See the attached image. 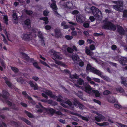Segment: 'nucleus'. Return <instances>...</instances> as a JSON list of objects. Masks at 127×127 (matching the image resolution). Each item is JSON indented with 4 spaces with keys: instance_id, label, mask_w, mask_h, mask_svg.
Listing matches in <instances>:
<instances>
[{
    "instance_id": "f257e3e1",
    "label": "nucleus",
    "mask_w": 127,
    "mask_h": 127,
    "mask_svg": "<svg viewBox=\"0 0 127 127\" xmlns=\"http://www.w3.org/2000/svg\"><path fill=\"white\" fill-rule=\"evenodd\" d=\"M102 27L105 29L114 31L116 30L117 28V32L120 35H123L125 34L126 31L122 27L118 25L115 26L110 22H106L103 25Z\"/></svg>"
},
{
    "instance_id": "f03ea898",
    "label": "nucleus",
    "mask_w": 127,
    "mask_h": 127,
    "mask_svg": "<svg viewBox=\"0 0 127 127\" xmlns=\"http://www.w3.org/2000/svg\"><path fill=\"white\" fill-rule=\"evenodd\" d=\"M84 85V87L83 88V90L86 92L90 94L94 93L95 96L97 97H98L100 96V94L99 91L97 90H93L89 84L85 83Z\"/></svg>"
},
{
    "instance_id": "7ed1b4c3",
    "label": "nucleus",
    "mask_w": 127,
    "mask_h": 127,
    "mask_svg": "<svg viewBox=\"0 0 127 127\" xmlns=\"http://www.w3.org/2000/svg\"><path fill=\"white\" fill-rule=\"evenodd\" d=\"M111 1L113 3L116 4V5H113V8L116 10L121 11L123 10V2L121 0L113 1Z\"/></svg>"
},
{
    "instance_id": "20e7f679",
    "label": "nucleus",
    "mask_w": 127,
    "mask_h": 127,
    "mask_svg": "<svg viewBox=\"0 0 127 127\" xmlns=\"http://www.w3.org/2000/svg\"><path fill=\"white\" fill-rule=\"evenodd\" d=\"M51 1L52 2V3L50 5V7L53 10L54 14L56 15H59L57 11L58 8L56 4V1L54 0H51Z\"/></svg>"
},
{
    "instance_id": "39448f33",
    "label": "nucleus",
    "mask_w": 127,
    "mask_h": 127,
    "mask_svg": "<svg viewBox=\"0 0 127 127\" xmlns=\"http://www.w3.org/2000/svg\"><path fill=\"white\" fill-rule=\"evenodd\" d=\"M91 11L94 15H95L101 13L100 10L98 8L94 6L91 7Z\"/></svg>"
},
{
    "instance_id": "423d86ee",
    "label": "nucleus",
    "mask_w": 127,
    "mask_h": 127,
    "mask_svg": "<svg viewBox=\"0 0 127 127\" xmlns=\"http://www.w3.org/2000/svg\"><path fill=\"white\" fill-rule=\"evenodd\" d=\"M37 36L39 38L40 41L41 45L44 46L45 45L44 40L41 31H38L37 34Z\"/></svg>"
},
{
    "instance_id": "0eeeda50",
    "label": "nucleus",
    "mask_w": 127,
    "mask_h": 127,
    "mask_svg": "<svg viewBox=\"0 0 127 127\" xmlns=\"http://www.w3.org/2000/svg\"><path fill=\"white\" fill-rule=\"evenodd\" d=\"M86 69L87 70H90L91 71L96 74L97 70H98L94 67H92L90 64H87L86 67Z\"/></svg>"
},
{
    "instance_id": "6e6552de",
    "label": "nucleus",
    "mask_w": 127,
    "mask_h": 127,
    "mask_svg": "<svg viewBox=\"0 0 127 127\" xmlns=\"http://www.w3.org/2000/svg\"><path fill=\"white\" fill-rule=\"evenodd\" d=\"M21 37L23 39L25 40H27L31 39V34L23 33L21 35Z\"/></svg>"
},
{
    "instance_id": "1a4fd4ad",
    "label": "nucleus",
    "mask_w": 127,
    "mask_h": 127,
    "mask_svg": "<svg viewBox=\"0 0 127 127\" xmlns=\"http://www.w3.org/2000/svg\"><path fill=\"white\" fill-rule=\"evenodd\" d=\"M77 21L79 23H82L84 21V18L81 15H77L76 17Z\"/></svg>"
},
{
    "instance_id": "9d476101",
    "label": "nucleus",
    "mask_w": 127,
    "mask_h": 127,
    "mask_svg": "<svg viewBox=\"0 0 127 127\" xmlns=\"http://www.w3.org/2000/svg\"><path fill=\"white\" fill-rule=\"evenodd\" d=\"M119 63L123 65H126L125 63H127V58L126 57H122L119 59Z\"/></svg>"
},
{
    "instance_id": "9b49d317",
    "label": "nucleus",
    "mask_w": 127,
    "mask_h": 127,
    "mask_svg": "<svg viewBox=\"0 0 127 127\" xmlns=\"http://www.w3.org/2000/svg\"><path fill=\"white\" fill-rule=\"evenodd\" d=\"M96 72V74L100 76L101 78H103L105 80L108 81H110V79L108 77L106 76H104L102 74V73L99 70H97Z\"/></svg>"
},
{
    "instance_id": "f8f14e48",
    "label": "nucleus",
    "mask_w": 127,
    "mask_h": 127,
    "mask_svg": "<svg viewBox=\"0 0 127 127\" xmlns=\"http://www.w3.org/2000/svg\"><path fill=\"white\" fill-rule=\"evenodd\" d=\"M44 92L46 94L49 96L51 98L54 99H56L57 98V96H56L55 95H53L52 94V92L50 91L47 90H46Z\"/></svg>"
},
{
    "instance_id": "ddd939ff",
    "label": "nucleus",
    "mask_w": 127,
    "mask_h": 127,
    "mask_svg": "<svg viewBox=\"0 0 127 127\" xmlns=\"http://www.w3.org/2000/svg\"><path fill=\"white\" fill-rule=\"evenodd\" d=\"M70 113L71 114L78 116L81 118L83 120H85L87 121H89L88 119L87 118L84 116H82L80 114H77L76 113H74L72 112H70Z\"/></svg>"
},
{
    "instance_id": "4468645a",
    "label": "nucleus",
    "mask_w": 127,
    "mask_h": 127,
    "mask_svg": "<svg viewBox=\"0 0 127 127\" xmlns=\"http://www.w3.org/2000/svg\"><path fill=\"white\" fill-rule=\"evenodd\" d=\"M59 53L54 51L53 53V57L52 58L54 60L56 59H62V58L59 56Z\"/></svg>"
},
{
    "instance_id": "2eb2a0df",
    "label": "nucleus",
    "mask_w": 127,
    "mask_h": 127,
    "mask_svg": "<svg viewBox=\"0 0 127 127\" xmlns=\"http://www.w3.org/2000/svg\"><path fill=\"white\" fill-rule=\"evenodd\" d=\"M34 84L32 81H30L29 82V84L33 88V89L35 90H37L38 89V86L37 84L34 82Z\"/></svg>"
},
{
    "instance_id": "dca6fc26",
    "label": "nucleus",
    "mask_w": 127,
    "mask_h": 127,
    "mask_svg": "<svg viewBox=\"0 0 127 127\" xmlns=\"http://www.w3.org/2000/svg\"><path fill=\"white\" fill-rule=\"evenodd\" d=\"M9 95V93L6 91L3 90L2 91V94H0V96H1L4 98L6 99L7 97Z\"/></svg>"
},
{
    "instance_id": "f3484780",
    "label": "nucleus",
    "mask_w": 127,
    "mask_h": 127,
    "mask_svg": "<svg viewBox=\"0 0 127 127\" xmlns=\"http://www.w3.org/2000/svg\"><path fill=\"white\" fill-rule=\"evenodd\" d=\"M55 36L56 37L58 38L61 37V33L59 30L57 29H55Z\"/></svg>"
},
{
    "instance_id": "a211bd4d",
    "label": "nucleus",
    "mask_w": 127,
    "mask_h": 127,
    "mask_svg": "<svg viewBox=\"0 0 127 127\" xmlns=\"http://www.w3.org/2000/svg\"><path fill=\"white\" fill-rule=\"evenodd\" d=\"M45 109L47 113L52 115L55 112V110L52 108H45Z\"/></svg>"
},
{
    "instance_id": "6ab92c4d",
    "label": "nucleus",
    "mask_w": 127,
    "mask_h": 127,
    "mask_svg": "<svg viewBox=\"0 0 127 127\" xmlns=\"http://www.w3.org/2000/svg\"><path fill=\"white\" fill-rule=\"evenodd\" d=\"M12 16L14 23L15 24L17 23H18V20L16 13H13V14H12Z\"/></svg>"
},
{
    "instance_id": "aec40b11",
    "label": "nucleus",
    "mask_w": 127,
    "mask_h": 127,
    "mask_svg": "<svg viewBox=\"0 0 127 127\" xmlns=\"http://www.w3.org/2000/svg\"><path fill=\"white\" fill-rule=\"evenodd\" d=\"M121 79L122 81L121 82V83L124 84L125 86L127 87V80L126 78L123 77H121Z\"/></svg>"
},
{
    "instance_id": "412c9836",
    "label": "nucleus",
    "mask_w": 127,
    "mask_h": 127,
    "mask_svg": "<svg viewBox=\"0 0 127 127\" xmlns=\"http://www.w3.org/2000/svg\"><path fill=\"white\" fill-rule=\"evenodd\" d=\"M95 16V19L96 20L98 21H100L102 17V15L101 13L100 14H98L96 15H94Z\"/></svg>"
},
{
    "instance_id": "4be33fe9",
    "label": "nucleus",
    "mask_w": 127,
    "mask_h": 127,
    "mask_svg": "<svg viewBox=\"0 0 127 127\" xmlns=\"http://www.w3.org/2000/svg\"><path fill=\"white\" fill-rule=\"evenodd\" d=\"M73 105L77 108L78 107V105L80 103L79 101L76 98H74L73 99V101L72 102Z\"/></svg>"
},
{
    "instance_id": "5701e85b",
    "label": "nucleus",
    "mask_w": 127,
    "mask_h": 127,
    "mask_svg": "<svg viewBox=\"0 0 127 127\" xmlns=\"http://www.w3.org/2000/svg\"><path fill=\"white\" fill-rule=\"evenodd\" d=\"M20 54L22 56V57L26 61H29L30 58L27 54L23 52L21 53Z\"/></svg>"
},
{
    "instance_id": "b1692460",
    "label": "nucleus",
    "mask_w": 127,
    "mask_h": 127,
    "mask_svg": "<svg viewBox=\"0 0 127 127\" xmlns=\"http://www.w3.org/2000/svg\"><path fill=\"white\" fill-rule=\"evenodd\" d=\"M66 103L69 106L70 109L73 110L74 109V107L71 102L69 100L67 101H66Z\"/></svg>"
},
{
    "instance_id": "393cba45",
    "label": "nucleus",
    "mask_w": 127,
    "mask_h": 127,
    "mask_svg": "<svg viewBox=\"0 0 127 127\" xmlns=\"http://www.w3.org/2000/svg\"><path fill=\"white\" fill-rule=\"evenodd\" d=\"M72 59L75 62H78L79 60V58L77 55H73L72 56Z\"/></svg>"
},
{
    "instance_id": "a878e982",
    "label": "nucleus",
    "mask_w": 127,
    "mask_h": 127,
    "mask_svg": "<svg viewBox=\"0 0 127 127\" xmlns=\"http://www.w3.org/2000/svg\"><path fill=\"white\" fill-rule=\"evenodd\" d=\"M86 50L85 52L87 55L89 56H92L93 54V52H91L90 50L88 49V47L86 46L85 47Z\"/></svg>"
},
{
    "instance_id": "bb28decb",
    "label": "nucleus",
    "mask_w": 127,
    "mask_h": 127,
    "mask_svg": "<svg viewBox=\"0 0 127 127\" xmlns=\"http://www.w3.org/2000/svg\"><path fill=\"white\" fill-rule=\"evenodd\" d=\"M30 22L29 19H28L26 20L25 21V24L23 26L26 27L30 26Z\"/></svg>"
},
{
    "instance_id": "cd10ccee",
    "label": "nucleus",
    "mask_w": 127,
    "mask_h": 127,
    "mask_svg": "<svg viewBox=\"0 0 127 127\" xmlns=\"http://www.w3.org/2000/svg\"><path fill=\"white\" fill-rule=\"evenodd\" d=\"M40 19L41 20H43L45 21L44 23L46 24H48V19L47 17L41 18H40Z\"/></svg>"
},
{
    "instance_id": "c85d7f7f",
    "label": "nucleus",
    "mask_w": 127,
    "mask_h": 127,
    "mask_svg": "<svg viewBox=\"0 0 127 127\" xmlns=\"http://www.w3.org/2000/svg\"><path fill=\"white\" fill-rule=\"evenodd\" d=\"M21 120H23L28 125H30L31 124V123L28 120L24 118H21Z\"/></svg>"
},
{
    "instance_id": "c756f323",
    "label": "nucleus",
    "mask_w": 127,
    "mask_h": 127,
    "mask_svg": "<svg viewBox=\"0 0 127 127\" xmlns=\"http://www.w3.org/2000/svg\"><path fill=\"white\" fill-rule=\"evenodd\" d=\"M76 95L80 98H81L82 97L83 94L81 92L78 91L77 93H76Z\"/></svg>"
},
{
    "instance_id": "7c9ffc66",
    "label": "nucleus",
    "mask_w": 127,
    "mask_h": 127,
    "mask_svg": "<svg viewBox=\"0 0 127 127\" xmlns=\"http://www.w3.org/2000/svg\"><path fill=\"white\" fill-rule=\"evenodd\" d=\"M25 112L29 118H32L34 117L30 113L26 110L25 111Z\"/></svg>"
},
{
    "instance_id": "2f4dec72",
    "label": "nucleus",
    "mask_w": 127,
    "mask_h": 127,
    "mask_svg": "<svg viewBox=\"0 0 127 127\" xmlns=\"http://www.w3.org/2000/svg\"><path fill=\"white\" fill-rule=\"evenodd\" d=\"M70 77L72 79L74 78L77 79L78 78V76L76 74L74 75L70 74Z\"/></svg>"
},
{
    "instance_id": "473e14b6",
    "label": "nucleus",
    "mask_w": 127,
    "mask_h": 127,
    "mask_svg": "<svg viewBox=\"0 0 127 127\" xmlns=\"http://www.w3.org/2000/svg\"><path fill=\"white\" fill-rule=\"evenodd\" d=\"M11 106H12L11 108L13 109L14 110H19L18 108L16 107V105L14 103H12Z\"/></svg>"
},
{
    "instance_id": "72a5a7b5",
    "label": "nucleus",
    "mask_w": 127,
    "mask_h": 127,
    "mask_svg": "<svg viewBox=\"0 0 127 127\" xmlns=\"http://www.w3.org/2000/svg\"><path fill=\"white\" fill-rule=\"evenodd\" d=\"M67 52L70 53H72L73 51H74V50L72 49L69 47L67 48Z\"/></svg>"
},
{
    "instance_id": "f704fd0d",
    "label": "nucleus",
    "mask_w": 127,
    "mask_h": 127,
    "mask_svg": "<svg viewBox=\"0 0 127 127\" xmlns=\"http://www.w3.org/2000/svg\"><path fill=\"white\" fill-rule=\"evenodd\" d=\"M25 12L27 14L30 15H31L33 13L32 11L28 10H26L25 11Z\"/></svg>"
},
{
    "instance_id": "c9c22d12",
    "label": "nucleus",
    "mask_w": 127,
    "mask_h": 127,
    "mask_svg": "<svg viewBox=\"0 0 127 127\" xmlns=\"http://www.w3.org/2000/svg\"><path fill=\"white\" fill-rule=\"evenodd\" d=\"M123 17L127 18V10H125L124 11L123 13Z\"/></svg>"
},
{
    "instance_id": "e433bc0d",
    "label": "nucleus",
    "mask_w": 127,
    "mask_h": 127,
    "mask_svg": "<svg viewBox=\"0 0 127 127\" xmlns=\"http://www.w3.org/2000/svg\"><path fill=\"white\" fill-rule=\"evenodd\" d=\"M3 110H7L9 111V109L7 107H3L2 109H0V113H1Z\"/></svg>"
},
{
    "instance_id": "4c0bfd02",
    "label": "nucleus",
    "mask_w": 127,
    "mask_h": 127,
    "mask_svg": "<svg viewBox=\"0 0 127 127\" xmlns=\"http://www.w3.org/2000/svg\"><path fill=\"white\" fill-rule=\"evenodd\" d=\"M12 70L15 73H17L19 71L18 69L17 68L15 67H11Z\"/></svg>"
},
{
    "instance_id": "58836bf2",
    "label": "nucleus",
    "mask_w": 127,
    "mask_h": 127,
    "mask_svg": "<svg viewBox=\"0 0 127 127\" xmlns=\"http://www.w3.org/2000/svg\"><path fill=\"white\" fill-rule=\"evenodd\" d=\"M6 83L8 85V86L10 88H12L13 85L12 84L10 83L9 81H8L6 82Z\"/></svg>"
},
{
    "instance_id": "ea45409f",
    "label": "nucleus",
    "mask_w": 127,
    "mask_h": 127,
    "mask_svg": "<svg viewBox=\"0 0 127 127\" xmlns=\"http://www.w3.org/2000/svg\"><path fill=\"white\" fill-rule=\"evenodd\" d=\"M33 65L34 67H35L36 68L38 69H40V67H39L36 62H34L33 63Z\"/></svg>"
},
{
    "instance_id": "a19ab883",
    "label": "nucleus",
    "mask_w": 127,
    "mask_h": 127,
    "mask_svg": "<svg viewBox=\"0 0 127 127\" xmlns=\"http://www.w3.org/2000/svg\"><path fill=\"white\" fill-rule=\"evenodd\" d=\"M85 10L87 13H89L91 12V8H86L85 9Z\"/></svg>"
},
{
    "instance_id": "79ce46f5",
    "label": "nucleus",
    "mask_w": 127,
    "mask_h": 127,
    "mask_svg": "<svg viewBox=\"0 0 127 127\" xmlns=\"http://www.w3.org/2000/svg\"><path fill=\"white\" fill-rule=\"evenodd\" d=\"M49 12L46 9L43 12V15L45 16H47L49 13Z\"/></svg>"
},
{
    "instance_id": "37998d69",
    "label": "nucleus",
    "mask_w": 127,
    "mask_h": 127,
    "mask_svg": "<svg viewBox=\"0 0 127 127\" xmlns=\"http://www.w3.org/2000/svg\"><path fill=\"white\" fill-rule=\"evenodd\" d=\"M78 107H79L80 108V109L82 110L83 108H84V106L83 105L81 104L80 103L78 105Z\"/></svg>"
},
{
    "instance_id": "c03bdc74",
    "label": "nucleus",
    "mask_w": 127,
    "mask_h": 127,
    "mask_svg": "<svg viewBox=\"0 0 127 127\" xmlns=\"http://www.w3.org/2000/svg\"><path fill=\"white\" fill-rule=\"evenodd\" d=\"M40 62L41 63L43 64V65H44L46 66H47L49 68H50L49 66L45 62L42 61L40 60Z\"/></svg>"
},
{
    "instance_id": "a18cd8bd",
    "label": "nucleus",
    "mask_w": 127,
    "mask_h": 127,
    "mask_svg": "<svg viewBox=\"0 0 127 127\" xmlns=\"http://www.w3.org/2000/svg\"><path fill=\"white\" fill-rule=\"evenodd\" d=\"M65 38L68 40H70L73 38V37L72 36L69 35H67L65 36Z\"/></svg>"
},
{
    "instance_id": "49530a36",
    "label": "nucleus",
    "mask_w": 127,
    "mask_h": 127,
    "mask_svg": "<svg viewBox=\"0 0 127 127\" xmlns=\"http://www.w3.org/2000/svg\"><path fill=\"white\" fill-rule=\"evenodd\" d=\"M117 124L119 126L121 127H127V126L123 124L119 123H117Z\"/></svg>"
},
{
    "instance_id": "de8ad7c7",
    "label": "nucleus",
    "mask_w": 127,
    "mask_h": 127,
    "mask_svg": "<svg viewBox=\"0 0 127 127\" xmlns=\"http://www.w3.org/2000/svg\"><path fill=\"white\" fill-rule=\"evenodd\" d=\"M54 60L55 61V63L58 64L60 65L61 64H62V62L61 61H58L55 59H54Z\"/></svg>"
},
{
    "instance_id": "09e8293b",
    "label": "nucleus",
    "mask_w": 127,
    "mask_h": 127,
    "mask_svg": "<svg viewBox=\"0 0 127 127\" xmlns=\"http://www.w3.org/2000/svg\"><path fill=\"white\" fill-rule=\"evenodd\" d=\"M83 26L86 28H88L89 27V24L88 23L85 22L83 24Z\"/></svg>"
},
{
    "instance_id": "8fccbe9b",
    "label": "nucleus",
    "mask_w": 127,
    "mask_h": 127,
    "mask_svg": "<svg viewBox=\"0 0 127 127\" xmlns=\"http://www.w3.org/2000/svg\"><path fill=\"white\" fill-rule=\"evenodd\" d=\"M110 92L108 90H106L104 91L103 93V94L104 95H107L110 94Z\"/></svg>"
},
{
    "instance_id": "3c124183",
    "label": "nucleus",
    "mask_w": 127,
    "mask_h": 127,
    "mask_svg": "<svg viewBox=\"0 0 127 127\" xmlns=\"http://www.w3.org/2000/svg\"><path fill=\"white\" fill-rule=\"evenodd\" d=\"M94 35L95 36H98L100 35H103V34L102 32H100V33H94Z\"/></svg>"
},
{
    "instance_id": "603ef678",
    "label": "nucleus",
    "mask_w": 127,
    "mask_h": 127,
    "mask_svg": "<svg viewBox=\"0 0 127 127\" xmlns=\"http://www.w3.org/2000/svg\"><path fill=\"white\" fill-rule=\"evenodd\" d=\"M84 82L83 80L81 79H79L78 80V83L79 84L81 85Z\"/></svg>"
},
{
    "instance_id": "864d4df0",
    "label": "nucleus",
    "mask_w": 127,
    "mask_h": 127,
    "mask_svg": "<svg viewBox=\"0 0 127 127\" xmlns=\"http://www.w3.org/2000/svg\"><path fill=\"white\" fill-rule=\"evenodd\" d=\"M84 43V41L82 40H79V44L80 45H83Z\"/></svg>"
},
{
    "instance_id": "5fc2aeb1",
    "label": "nucleus",
    "mask_w": 127,
    "mask_h": 127,
    "mask_svg": "<svg viewBox=\"0 0 127 127\" xmlns=\"http://www.w3.org/2000/svg\"><path fill=\"white\" fill-rule=\"evenodd\" d=\"M77 34V32L75 31H73L71 33V35L73 36H75Z\"/></svg>"
},
{
    "instance_id": "6e6d98bb",
    "label": "nucleus",
    "mask_w": 127,
    "mask_h": 127,
    "mask_svg": "<svg viewBox=\"0 0 127 127\" xmlns=\"http://www.w3.org/2000/svg\"><path fill=\"white\" fill-rule=\"evenodd\" d=\"M93 80L95 81V82L98 83H100V79L96 78H93Z\"/></svg>"
},
{
    "instance_id": "4d7b16f0",
    "label": "nucleus",
    "mask_w": 127,
    "mask_h": 127,
    "mask_svg": "<svg viewBox=\"0 0 127 127\" xmlns=\"http://www.w3.org/2000/svg\"><path fill=\"white\" fill-rule=\"evenodd\" d=\"M95 18L93 16H91L89 17V19L92 21H94L95 20Z\"/></svg>"
},
{
    "instance_id": "13d9d810",
    "label": "nucleus",
    "mask_w": 127,
    "mask_h": 127,
    "mask_svg": "<svg viewBox=\"0 0 127 127\" xmlns=\"http://www.w3.org/2000/svg\"><path fill=\"white\" fill-rule=\"evenodd\" d=\"M0 62L1 65L3 67H4L5 65L4 61L2 60H0Z\"/></svg>"
},
{
    "instance_id": "bf43d9fd",
    "label": "nucleus",
    "mask_w": 127,
    "mask_h": 127,
    "mask_svg": "<svg viewBox=\"0 0 127 127\" xmlns=\"http://www.w3.org/2000/svg\"><path fill=\"white\" fill-rule=\"evenodd\" d=\"M114 107L117 108L118 109L121 108V106L120 105H119L117 104H114Z\"/></svg>"
},
{
    "instance_id": "052dcab7",
    "label": "nucleus",
    "mask_w": 127,
    "mask_h": 127,
    "mask_svg": "<svg viewBox=\"0 0 127 127\" xmlns=\"http://www.w3.org/2000/svg\"><path fill=\"white\" fill-rule=\"evenodd\" d=\"M93 100L95 102L97 103L99 105H100L101 104V102L98 100H97L96 99H94Z\"/></svg>"
},
{
    "instance_id": "680f3d73",
    "label": "nucleus",
    "mask_w": 127,
    "mask_h": 127,
    "mask_svg": "<svg viewBox=\"0 0 127 127\" xmlns=\"http://www.w3.org/2000/svg\"><path fill=\"white\" fill-rule=\"evenodd\" d=\"M32 79L35 81H37L39 79V78L37 76H33Z\"/></svg>"
},
{
    "instance_id": "e2e57ef3",
    "label": "nucleus",
    "mask_w": 127,
    "mask_h": 127,
    "mask_svg": "<svg viewBox=\"0 0 127 127\" xmlns=\"http://www.w3.org/2000/svg\"><path fill=\"white\" fill-rule=\"evenodd\" d=\"M79 13V12L77 10L73 11L72 13V14L73 15L77 14Z\"/></svg>"
},
{
    "instance_id": "0e129e2a",
    "label": "nucleus",
    "mask_w": 127,
    "mask_h": 127,
    "mask_svg": "<svg viewBox=\"0 0 127 127\" xmlns=\"http://www.w3.org/2000/svg\"><path fill=\"white\" fill-rule=\"evenodd\" d=\"M90 49L92 50H93L95 49V46L93 45H90Z\"/></svg>"
},
{
    "instance_id": "69168bd1",
    "label": "nucleus",
    "mask_w": 127,
    "mask_h": 127,
    "mask_svg": "<svg viewBox=\"0 0 127 127\" xmlns=\"http://www.w3.org/2000/svg\"><path fill=\"white\" fill-rule=\"evenodd\" d=\"M59 121L63 124H65V121L64 120H63L62 119H60L59 120Z\"/></svg>"
},
{
    "instance_id": "338daca9",
    "label": "nucleus",
    "mask_w": 127,
    "mask_h": 127,
    "mask_svg": "<svg viewBox=\"0 0 127 127\" xmlns=\"http://www.w3.org/2000/svg\"><path fill=\"white\" fill-rule=\"evenodd\" d=\"M3 125L5 127H6L7 126L6 124L2 122V123H0V127H3Z\"/></svg>"
},
{
    "instance_id": "774afa93",
    "label": "nucleus",
    "mask_w": 127,
    "mask_h": 127,
    "mask_svg": "<svg viewBox=\"0 0 127 127\" xmlns=\"http://www.w3.org/2000/svg\"><path fill=\"white\" fill-rule=\"evenodd\" d=\"M84 62L83 61L79 62V65L81 67L83 66L84 65Z\"/></svg>"
}]
</instances>
